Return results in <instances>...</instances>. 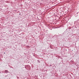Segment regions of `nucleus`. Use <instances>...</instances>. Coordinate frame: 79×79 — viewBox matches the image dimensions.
<instances>
[{
	"label": "nucleus",
	"mask_w": 79,
	"mask_h": 79,
	"mask_svg": "<svg viewBox=\"0 0 79 79\" xmlns=\"http://www.w3.org/2000/svg\"><path fill=\"white\" fill-rule=\"evenodd\" d=\"M4 53L5 54V52H4Z\"/></svg>",
	"instance_id": "1"
}]
</instances>
